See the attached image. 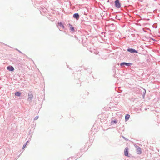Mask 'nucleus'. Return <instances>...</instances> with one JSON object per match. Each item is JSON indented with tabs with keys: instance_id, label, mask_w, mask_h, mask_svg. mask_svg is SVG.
<instances>
[{
	"instance_id": "obj_1",
	"label": "nucleus",
	"mask_w": 160,
	"mask_h": 160,
	"mask_svg": "<svg viewBox=\"0 0 160 160\" xmlns=\"http://www.w3.org/2000/svg\"><path fill=\"white\" fill-rule=\"evenodd\" d=\"M135 146L137 149V153H138V154H141L142 153L141 148L137 145H135Z\"/></svg>"
},
{
	"instance_id": "obj_2",
	"label": "nucleus",
	"mask_w": 160,
	"mask_h": 160,
	"mask_svg": "<svg viewBox=\"0 0 160 160\" xmlns=\"http://www.w3.org/2000/svg\"><path fill=\"white\" fill-rule=\"evenodd\" d=\"M115 4L116 7L118 8H119L121 7V5L118 0H116L115 1Z\"/></svg>"
},
{
	"instance_id": "obj_3",
	"label": "nucleus",
	"mask_w": 160,
	"mask_h": 160,
	"mask_svg": "<svg viewBox=\"0 0 160 160\" xmlns=\"http://www.w3.org/2000/svg\"><path fill=\"white\" fill-rule=\"evenodd\" d=\"M33 95L30 92V93H29L28 94V100L29 101H31L32 99V98H33Z\"/></svg>"
},
{
	"instance_id": "obj_4",
	"label": "nucleus",
	"mask_w": 160,
	"mask_h": 160,
	"mask_svg": "<svg viewBox=\"0 0 160 160\" xmlns=\"http://www.w3.org/2000/svg\"><path fill=\"white\" fill-rule=\"evenodd\" d=\"M124 154L125 156H128V148H126L124 151Z\"/></svg>"
},
{
	"instance_id": "obj_5",
	"label": "nucleus",
	"mask_w": 160,
	"mask_h": 160,
	"mask_svg": "<svg viewBox=\"0 0 160 160\" xmlns=\"http://www.w3.org/2000/svg\"><path fill=\"white\" fill-rule=\"evenodd\" d=\"M127 50L128 51L131 53H133L134 52L138 53L137 51H136V50H135V49H133L128 48V49Z\"/></svg>"
},
{
	"instance_id": "obj_6",
	"label": "nucleus",
	"mask_w": 160,
	"mask_h": 160,
	"mask_svg": "<svg viewBox=\"0 0 160 160\" xmlns=\"http://www.w3.org/2000/svg\"><path fill=\"white\" fill-rule=\"evenodd\" d=\"M74 18H76L77 20H78L79 18V16L78 13H75L73 15Z\"/></svg>"
},
{
	"instance_id": "obj_7",
	"label": "nucleus",
	"mask_w": 160,
	"mask_h": 160,
	"mask_svg": "<svg viewBox=\"0 0 160 160\" xmlns=\"http://www.w3.org/2000/svg\"><path fill=\"white\" fill-rule=\"evenodd\" d=\"M132 64L130 63H126V62H122L120 64V65L121 66H122L123 65H125L127 66H129L130 65H131Z\"/></svg>"
},
{
	"instance_id": "obj_8",
	"label": "nucleus",
	"mask_w": 160,
	"mask_h": 160,
	"mask_svg": "<svg viewBox=\"0 0 160 160\" xmlns=\"http://www.w3.org/2000/svg\"><path fill=\"white\" fill-rule=\"evenodd\" d=\"M7 69L10 71H12L14 70V68L12 66H8Z\"/></svg>"
},
{
	"instance_id": "obj_9",
	"label": "nucleus",
	"mask_w": 160,
	"mask_h": 160,
	"mask_svg": "<svg viewBox=\"0 0 160 160\" xmlns=\"http://www.w3.org/2000/svg\"><path fill=\"white\" fill-rule=\"evenodd\" d=\"M130 118V116L128 114H126L125 116L126 121L128 120Z\"/></svg>"
},
{
	"instance_id": "obj_10",
	"label": "nucleus",
	"mask_w": 160,
	"mask_h": 160,
	"mask_svg": "<svg viewBox=\"0 0 160 160\" xmlns=\"http://www.w3.org/2000/svg\"><path fill=\"white\" fill-rule=\"evenodd\" d=\"M70 28L71 30L72 31H74V28L72 27V26L71 25H69Z\"/></svg>"
},
{
	"instance_id": "obj_11",
	"label": "nucleus",
	"mask_w": 160,
	"mask_h": 160,
	"mask_svg": "<svg viewBox=\"0 0 160 160\" xmlns=\"http://www.w3.org/2000/svg\"><path fill=\"white\" fill-rule=\"evenodd\" d=\"M15 95L16 96H19L21 95V93L19 92H17L15 93Z\"/></svg>"
},
{
	"instance_id": "obj_12",
	"label": "nucleus",
	"mask_w": 160,
	"mask_h": 160,
	"mask_svg": "<svg viewBox=\"0 0 160 160\" xmlns=\"http://www.w3.org/2000/svg\"><path fill=\"white\" fill-rule=\"evenodd\" d=\"M28 141L26 142V144L24 145L23 147V148H24L26 146V144H27V143L28 142Z\"/></svg>"
},
{
	"instance_id": "obj_13",
	"label": "nucleus",
	"mask_w": 160,
	"mask_h": 160,
	"mask_svg": "<svg viewBox=\"0 0 160 160\" xmlns=\"http://www.w3.org/2000/svg\"><path fill=\"white\" fill-rule=\"evenodd\" d=\"M38 116H37L36 117H35V118H34V120H37V119H38Z\"/></svg>"
},
{
	"instance_id": "obj_14",
	"label": "nucleus",
	"mask_w": 160,
	"mask_h": 160,
	"mask_svg": "<svg viewBox=\"0 0 160 160\" xmlns=\"http://www.w3.org/2000/svg\"><path fill=\"white\" fill-rule=\"evenodd\" d=\"M113 122L115 123H116L117 122L115 121H114Z\"/></svg>"
},
{
	"instance_id": "obj_15",
	"label": "nucleus",
	"mask_w": 160,
	"mask_h": 160,
	"mask_svg": "<svg viewBox=\"0 0 160 160\" xmlns=\"http://www.w3.org/2000/svg\"><path fill=\"white\" fill-rule=\"evenodd\" d=\"M60 25H61L62 24V23H60Z\"/></svg>"
},
{
	"instance_id": "obj_16",
	"label": "nucleus",
	"mask_w": 160,
	"mask_h": 160,
	"mask_svg": "<svg viewBox=\"0 0 160 160\" xmlns=\"http://www.w3.org/2000/svg\"><path fill=\"white\" fill-rule=\"evenodd\" d=\"M60 25H61L62 24V23H60Z\"/></svg>"
}]
</instances>
